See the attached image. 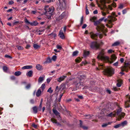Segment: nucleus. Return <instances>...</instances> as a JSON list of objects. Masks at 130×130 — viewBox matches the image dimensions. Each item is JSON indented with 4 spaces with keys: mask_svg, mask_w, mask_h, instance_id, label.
Segmentation results:
<instances>
[{
    "mask_svg": "<svg viewBox=\"0 0 130 130\" xmlns=\"http://www.w3.org/2000/svg\"><path fill=\"white\" fill-rule=\"evenodd\" d=\"M121 126V124H120H120H117V125H115L114 126V127L115 128H119Z\"/></svg>",
    "mask_w": 130,
    "mask_h": 130,
    "instance_id": "nucleus-36",
    "label": "nucleus"
},
{
    "mask_svg": "<svg viewBox=\"0 0 130 130\" xmlns=\"http://www.w3.org/2000/svg\"><path fill=\"white\" fill-rule=\"evenodd\" d=\"M52 7H48V6H45L44 8V10L46 12H51L52 10Z\"/></svg>",
    "mask_w": 130,
    "mask_h": 130,
    "instance_id": "nucleus-17",
    "label": "nucleus"
},
{
    "mask_svg": "<svg viewBox=\"0 0 130 130\" xmlns=\"http://www.w3.org/2000/svg\"><path fill=\"white\" fill-rule=\"evenodd\" d=\"M45 76H40L39 78L38 79V82L39 83H40L43 81L44 79Z\"/></svg>",
    "mask_w": 130,
    "mask_h": 130,
    "instance_id": "nucleus-15",
    "label": "nucleus"
},
{
    "mask_svg": "<svg viewBox=\"0 0 130 130\" xmlns=\"http://www.w3.org/2000/svg\"><path fill=\"white\" fill-rule=\"evenodd\" d=\"M56 47L57 49H58L60 50L62 49V47L61 46L59 45H57L56 46Z\"/></svg>",
    "mask_w": 130,
    "mask_h": 130,
    "instance_id": "nucleus-45",
    "label": "nucleus"
},
{
    "mask_svg": "<svg viewBox=\"0 0 130 130\" xmlns=\"http://www.w3.org/2000/svg\"><path fill=\"white\" fill-rule=\"evenodd\" d=\"M25 22L26 23L29 24H30V23H31L29 22L27 19L26 18L25 19Z\"/></svg>",
    "mask_w": 130,
    "mask_h": 130,
    "instance_id": "nucleus-49",
    "label": "nucleus"
},
{
    "mask_svg": "<svg viewBox=\"0 0 130 130\" xmlns=\"http://www.w3.org/2000/svg\"><path fill=\"white\" fill-rule=\"evenodd\" d=\"M114 70L111 68H107L104 71V74L108 76H111L114 73Z\"/></svg>",
    "mask_w": 130,
    "mask_h": 130,
    "instance_id": "nucleus-5",
    "label": "nucleus"
},
{
    "mask_svg": "<svg viewBox=\"0 0 130 130\" xmlns=\"http://www.w3.org/2000/svg\"><path fill=\"white\" fill-rule=\"evenodd\" d=\"M53 112L56 116H57L59 114L58 112L56 110L53 109Z\"/></svg>",
    "mask_w": 130,
    "mask_h": 130,
    "instance_id": "nucleus-35",
    "label": "nucleus"
},
{
    "mask_svg": "<svg viewBox=\"0 0 130 130\" xmlns=\"http://www.w3.org/2000/svg\"><path fill=\"white\" fill-rule=\"evenodd\" d=\"M56 59V56L55 55L53 56L52 57V59L54 61H55Z\"/></svg>",
    "mask_w": 130,
    "mask_h": 130,
    "instance_id": "nucleus-48",
    "label": "nucleus"
},
{
    "mask_svg": "<svg viewBox=\"0 0 130 130\" xmlns=\"http://www.w3.org/2000/svg\"><path fill=\"white\" fill-rule=\"evenodd\" d=\"M85 116L86 117V118L87 119H90L91 117V116L89 115H85Z\"/></svg>",
    "mask_w": 130,
    "mask_h": 130,
    "instance_id": "nucleus-44",
    "label": "nucleus"
},
{
    "mask_svg": "<svg viewBox=\"0 0 130 130\" xmlns=\"http://www.w3.org/2000/svg\"><path fill=\"white\" fill-rule=\"evenodd\" d=\"M80 126L82 127L84 129H88V127L86 126H84L82 125V122L81 120H80Z\"/></svg>",
    "mask_w": 130,
    "mask_h": 130,
    "instance_id": "nucleus-24",
    "label": "nucleus"
},
{
    "mask_svg": "<svg viewBox=\"0 0 130 130\" xmlns=\"http://www.w3.org/2000/svg\"><path fill=\"white\" fill-rule=\"evenodd\" d=\"M34 112L35 113H36L37 112V109L36 106H34L33 108Z\"/></svg>",
    "mask_w": 130,
    "mask_h": 130,
    "instance_id": "nucleus-31",
    "label": "nucleus"
},
{
    "mask_svg": "<svg viewBox=\"0 0 130 130\" xmlns=\"http://www.w3.org/2000/svg\"><path fill=\"white\" fill-rule=\"evenodd\" d=\"M17 47L19 50H22L23 49V47L21 46H17Z\"/></svg>",
    "mask_w": 130,
    "mask_h": 130,
    "instance_id": "nucleus-43",
    "label": "nucleus"
},
{
    "mask_svg": "<svg viewBox=\"0 0 130 130\" xmlns=\"http://www.w3.org/2000/svg\"><path fill=\"white\" fill-rule=\"evenodd\" d=\"M67 14V13H66V12H63L60 15L58 18H57L56 20L58 21L60 20L63 18L65 17Z\"/></svg>",
    "mask_w": 130,
    "mask_h": 130,
    "instance_id": "nucleus-8",
    "label": "nucleus"
},
{
    "mask_svg": "<svg viewBox=\"0 0 130 130\" xmlns=\"http://www.w3.org/2000/svg\"><path fill=\"white\" fill-rule=\"evenodd\" d=\"M105 50L103 49L101 50L98 55L97 58L100 60H101L106 62H108L110 63H111L113 62V61L116 60L117 58L115 54L112 55L111 57V60H109V58L108 56L105 55Z\"/></svg>",
    "mask_w": 130,
    "mask_h": 130,
    "instance_id": "nucleus-1",
    "label": "nucleus"
},
{
    "mask_svg": "<svg viewBox=\"0 0 130 130\" xmlns=\"http://www.w3.org/2000/svg\"><path fill=\"white\" fill-rule=\"evenodd\" d=\"M32 73L33 72L32 71H30L26 73V75L27 76L31 77L32 76Z\"/></svg>",
    "mask_w": 130,
    "mask_h": 130,
    "instance_id": "nucleus-22",
    "label": "nucleus"
},
{
    "mask_svg": "<svg viewBox=\"0 0 130 130\" xmlns=\"http://www.w3.org/2000/svg\"><path fill=\"white\" fill-rule=\"evenodd\" d=\"M32 68V66L29 65L26 66H24L22 68V69L24 70L25 69H31Z\"/></svg>",
    "mask_w": 130,
    "mask_h": 130,
    "instance_id": "nucleus-18",
    "label": "nucleus"
},
{
    "mask_svg": "<svg viewBox=\"0 0 130 130\" xmlns=\"http://www.w3.org/2000/svg\"><path fill=\"white\" fill-rule=\"evenodd\" d=\"M87 25L86 24H84L82 27V28L84 29L87 26Z\"/></svg>",
    "mask_w": 130,
    "mask_h": 130,
    "instance_id": "nucleus-54",
    "label": "nucleus"
},
{
    "mask_svg": "<svg viewBox=\"0 0 130 130\" xmlns=\"http://www.w3.org/2000/svg\"><path fill=\"white\" fill-rule=\"evenodd\" d=\"M52 88L50 87L47 90V92L50 93H52L53 92V90L51 89Z\"/></svg>",
    "mask_w": 130,
    "mask_h": 130,
    "instance_id": "nucleus-37",
    "label": "nucleus"
},
{
    "mask_svg": "<svg viewBox=\"0 0 130 130\" xmlns=\"http://www.w3.org/2000/svg\"><path fill=\"white\" fill-rule=\"evenodd\" d=\"M116 115V112L115 113L113 112H112L108 115H107V116L110 117H113L115 116Z\"/></svg>",
    "mask_w": 130,
    "mask_h": 130,
    "instance_id": "nucleus-21",
    "label": "nucleus"
},
{
    "mask_svg": "<svg viewBox=\"0 0 130 130\" xmlns=\"http://www.w3.org/2000/svg\"><path fill=\"white\" fill-rule=\"evenodd\" d=\"M93 13L94 14H97L98 13V11L97 10H95L94 11Z\"/></svg>",
    "mask_w": 130,
    "mask_h": 130,
    "instance_id": "nucleus-56",
    "label": "nucleus"
},
{
    "mask_svg": "<svg viewBox=\"0 0 130 130\" xmlns=\"http://www.w3.org/2000/svg\"><path fill=\"white\" fill-rule=\"evenodd\" d=\"M123 5L122 4H120L118 7V8L119 9H122L123 8Z\"/></svg>",
    "mask_w": 130,
    "mask_h": 130,
    "instance_id": "nucleus-46",
    "label": "nucleus"
},
{
    "mask_svg": "<svg viewBox=\"0 0 130 130\" xmlns=\"http://www.w3.org/2000/svg\"><path fill=\"white\" fill-rule=\"evenodd\" d=\"M83 17H82L81 18V21H80V24H82L83 23Z\"/></svg>",
    "mask_w": 130,
    "mask_h": 130,
    "instance_id": "nucleus-58",
    "label": "nucleus"
},
{
    "mask_svg": "<svg viewBox=\"0 0 130 130\" xmlns=\"http://www.w3.org/2000/svg\"><path fill=\"white\" fill-rule=\"evenodd\" d=\"M21 74V72L20 71L15 72L14 73V75L16 76H19Z\"/></svg>",
    "mask_w": 130,
    "mask_h": 130,
    "instance_id": "nucleus-33",
    "label": "nucleus"
},
{
    "mask_svg": "<svg viewBox=\"0 0 130 130\" xmlns=\"http://www.w3.org/2000/svg\"><path fill=\"white\" fill-rule=\"evenodd\" d=\"M118 83L117 84V86L118 87H120L122 84V81L121 79H119L118 80Z\"/></svg>",
    "mask_w": 130,
    "mask_h": 130,
    "instance_id": "nucleus-14",
    "label": "nucleus"
},
{
    "mask_svg": "<svg viewBox=\"0 0 130 130\" xmlns=\"http://www.w3.org/2000/svg\"><path fill=\"white\" fill-rule=\"evenodd\" d=\"M78 52L77 51H76L74 52L73 53L72 55L73 56H76L78 53Z\"/></svg>",
    "mask_w": 130,
    "mask_h": 130,
    "instance_id": "nucleus-39",
    "label": "nucleus"
},
{
    "mask_svg": "<svg viewBox=\"0 0 130 130\" xmlns=\"http://www.w3.org/2000/svg\"><path fill=\"white\" fill-rule=\"evenodd\" d=\"M89 54V52L84 51V52L83 56L84 57H86Z\"/></svg>",
    "mask_w": 130,
    "mask_h": 130,
    "instance_id": "nucleus-25",
    "label": "nucleus"
},
{
    "mask_svg": "<svg viewBox=\"0 0 130 130\" xmlns=\"http://www.w3.org/2000/svg\"><path fill=\"white\" fill-rule=\"evenodd\" d=\"M30 87V85L29 84H28L25 87L26 88V89H29Z\"/></svg>",
    "mask_w": 130,
    "mask_h": 130,
    "instance_id": "nucleus-47",
    "label": "nucleus"
},
{
    "mask_svg": "<svg viewBox=\"0 0 130 130\" xmlns=\"http://www.w3.org/2000/svg\"><path fill=\"white\" fill-rule=\"evenodd\" d=\"M59 37L62 39H64V36L63 34V31L61 30H60L59 34Z\"/></svg>",
    "mask_w": 130,
    "mask_h": 130,
    "instance_id": "nucleus-11",
    "label": "nucleus"
},
{
    "mask_svg": "<svg viewBox=\"0 0 130 130\" xmlns=\"http://www.w3.org/2000/svg\"><path fill=\"white\" fill-rule=\"evenodd\" d=\"M121 111H122L121 109V108H120V109H118L117 110V115L118 116H119L120 117H123V116H124L125 115L124 113L123 114H124V115H123L122 116L121 115L122 114V113L121 112Z\"/></svg>",
    "mask_w": 130,
    "mask_h": 130,
    "instance_id": "nucleus-10",
    "label": "nucleus"
},
{
    "mask_svg": "<svg viewBox=\"0 0 130 130\" xmlns=\"http://www.w3.org/2000/svg\"><path fill=\"white\" fill-rule=\"evenodd\" d=\"M51 80V79L50 78H48L47 79V82L48 83L50 82V81Z\"/></svg>",
    "mask_w": 130,
    "mask_h": 130,
    "instance_id": "nucleus-63",
    "label": "nucleus"
},
{
    "mask_svg": "<svg viewBox=\"0 0 130 130\" xmlns=\"http://www.w3.org/2000/svg\"><path fill=\"white\" fill-rule=\"evenodd\" d=\"M81 61V59L80 58H78L75 59L76 62L77 63H79Z\"/></svg>",
    "mask_w": 130,
    "mask_h": 130,
    "instance_id": "nucleus-41",
    "label": "nucleus"
},
{
    "mask_svg": "<svg viewBox=\"0 0 130 130\" xmlns=\"http://www.w3.org/2000/svg\"><path fill=\"white\" fill-rule=\"evenodd\" d=\"M36 68L38 70H42L43 69L42 66L40 64H37L36 66Z\"/></svg>",
    "mask_w": 130,
    "mask_h": 130,
    "instance_id": "nucleus-16",
    "label": "nucleus"
},
{
    "mask_svg": "<svg viewBox=\"0 0 130 130\" xmlns=\"http://www.w3.org/2000/svg\"><path fill=\"white\" fill-rule=\"evenodd\" d=\"M114 52V51L111 49H110L109 50H108L107 51L108 53L109 54H111L112 53H113Z\"/></svg>",
    "mask_w": 130,
    "mask_h": 130,
    "instance_id": "nucleus-40",
    "label": "nucleus"
},
{
    "mask_svg": "<svg viewBox=\"0 0 130 130\" xmlns=\"http://www.w3.org/2000/svg\"><path fill=\"white\" fill-rule=\"evenodd\" d=\"M41 93V91L40 88H39L38 90L36 93V96L38 97L40 96Z\"/></svg>",
    "mask_w": 130,
    "mask_h": 130,
    "instance_id": "nucleus-26",
    "label": "nucleus"
},
{
    "mask_svg": "<svg viewBox=\"0 0 130 130\" xmlns=\"http://www.w3.org/2000/svg\"><path fill=\"white\" fill-rule=\"evenodd\" d=\"M45 85L44 84H43L42 85L41 87L40 88V89L41 88L43 90L45 88Z\"/></svg>",
    "mask_w": 130,
    "mask_h": 130,
    "instance_id": "nucleus-42",
    "label": "nucleus"
},
{
    "mask_svg": "<svg viewBox=\"0 0 130 130\" xmlns=\"http://www.w3.org/2000/svg\"><path fill=\"white\" fill-rule=\"evenodd\" d=\"M105 26L103 24H100L96 28L97 30L98 31H101L102 33H96L95 34L93 32H91L90 35L91 38L93 39H96L97 38L99 37L100 38H101L103 37L102 33H103L105 35V33L107 31L106 29H104Z\"/></svg>",
    "mask_w": 130,
    "mask_h": 130,
    "instance_id": "nucleus-2",
    "label": "nucleus"
},
{
    "mask_svg": "<svg viewBox=\"0 0 130 130\" xmlns=\"http://www.w3.org/2000/svg\"><path fill=\"white\" fill-rule=\"evenodd\" d=\"M82 63L83 64H85L88 63L86 61H83L82 62Z\"/></svg>",
    "mask_w": 130,
    "mask_h": 130,
    "instance_id": "nucleus-52",
    "label": "nucleus"
},
{
    "mask_svg": "<svg viewBox=\"0 0 130 130\" xmlns=\"http://www.w3.org/2000/svg\"><path fill=\"white\" fill-rule=\"evenodd\" d=\"M32 126L34 128H36L37 127V125H36L35 124H33L32 125Z\"/></svg>",
    "mask_w": 130,
    "mask_h": 130,
    "instance_id": "nucleus-64",
    "label": "nucleus"
},
{
    "mask_svg": "<svg viewBox=\"0 0 130 130\" xmlns=\"http://www.w3.org/2000/svg\"><path fill=\"white\" fill-rule=\"evenodd\" d=\"M30 102L32 104H34V100L32 99L30 101Z\"/></svg>",
    "mask_w": 130,
    "mask_h": 130,
    "instance_id": "nucleus-59",
    "label": "nucleus"
},
{
    "mask_svg": "<svg viewBox=\"0 0 130 130\" xmlns=\"http://www.w3.org/2000/svg\"><path fill=\"white\" fill-rule=\"evenodd\" d=\"M67 76H61L57 79V81L59 82H60L63 80Z\"/></svg>",
    "mask_w": 130,
    "mask_h": 130,
    "instance_id": "nucleus-12",
    "label": "nucleus"
},
{
    "mask_svg": "<svg viewBox=\"0 0 130 130\" xmlns=\"http://www.w3.org/2000/svg\"><path fill=\"white\" fill-rule=\"evenodd\" d=\"M128 66L127 65L125 64L123 67H122L121 68V70L122 71H125L126 72L128 71Z\"/></svg>",
    "mask_w": 130,
    "mask_h": 130,
    "instance_id": "nucleus-13",
    "label": "nucleus"
},
{
    "mask_svg": "<svg viewBox=\"0 0 130 130\" xmlns=\"http://www.w3.org/2000/svg\"><path fill=\"white\" fill-rule=\"evenodd\" d=\"M30 47V45L27 44V45L25 47V48L27 49H28Z\"/></svg>",
    "mask_w": 130,
    "mask_h": 130,
    "instance_id": "nucleus-57",
    "label": "nucleus"
},
{
    "mask_svg": "<svg viewBox=\"0 0 130 130\" xmlns=\"http://www.w3.org/2000/svg\"><path fill=\"white\" fill-rule=\"evenodd\" d=\"M118 62H117L113 64V65L115 66H117L118 65Z\"/></svg>",
    "mask_w": 130,
    "mask_h": 130,
    "instance_id": "nucleus-62",
    "label": "nucleus"
},
{
    "mask_svg": "<svg viewBox=\"0 0 130 130\" xmlns=\"http://www.w3.org/2000/svg\"><path fill=\"white\" fill-rule=\"evenodd\" d=\"M127 97L128 100L125 103V106L126 107H130V95H128Z\"/></svg>",
    "mask_w": 130,
    "mask_h": 130,
    "instance_id": "nucleus-9",
    "label": "nucleus"
},
{
    "mask_svg": "<svg viewBox=\"0 0 130 130\" xmlns=\"http://www.w3.org/2000/svg\"><path fill=\"white\" fill-rule=\"evenodd\" d=\"M51 122L53 123L57 124H59V123H57L56 120L54 119V118H51Z\"/></svg>",
    "mask_w": 130,
    "mask_h": 130,
    "instance_id": "nucleus-28",
    "label": "nucleus"
},
{
    "mask_svg": "<svg viewBox=\"0 0 130 130\" xmlns=\"http://www.w3.org/2000/svg\"><path fill=\"white\" fill-rule=\"evenodd\" d=\"M3 69L5 72H6L7 71L8 68L7 67L4 66L3 67Z\"/></svg>",
    "mask_w": 130,
    "mask_h": 130,
    "instance_id": "nucleus-38",
    "label": "nucleus"
},
{
    "mask_svg": "<svg viewBox=\"0 0 130 130\" xmlns=\"http://www.w3.org/2000/svg\"><path fill=\"white\" fill-rule=\"evenodd\" d=\"M104 18L105 17L102 18L101 19H99L98 21H97L95 22L94 23V25H96L100 23V22H101V21H102L103 20H104Z\"/></svg>",
    "mask_w": 130,
    "mask_h": 130,
    "instance_id": "nucleus-19",
    "label": "nucleus"
},
{
    "mask_svg": "<svg viewBox=\"0 0 130 130\" xmlns=\"http://www.w3.org/2000/svg\"><path fill=\"white\" fill-rule=\"evenodd\" d=\"M105 2L103 4L102 3L101 5H99V7L103 11H101V13L102 15L104 16L106 15V14L109 13V12L108 11V9L111 10L112 9L111 6L110 5H107H107Z\"/></svg>",
    "mask_w": 130,
    "mask_h": 130,
    "instance_id": "nucleus-3",
    "label": "nucleus"
},
{
    "mask_svg": "<svg viewBox=\"0 0 130 130\" xmlns=\"http://www.w3.org/2000/svg\"><path fill=\"white\" fill-rule=\"evenodd\" d=\"M110 124V123L109 122L105 123L102 125V126L103 127H104L107 126L108 125Z\"/></svg>",
    "mask_w": 130,
    "mask_h": 130,
    "instance_id": "nucleus-34",
    "label": "nucleus"
},
{
    "mask_svg": "<svg viewBox=\"0 0 130 130\" xmlns=\"http://www.w3.org/2000/svg\"><path fill=\"white\" fill-rule=\"evenodd\" d=\"M102 43L101 42L100 44L96 42H92L91 44L90 47L92 49H98L99 48L100 45L102 44Z\"/></svg>",
    "mask_w": 130,
    "mask_h": 130,
    "instance_id": "nucleus-6",
    "label": "nucleus"
},
{
    "mask_svg": "<svg viewBox=\"0 0 130 130\" xmlns=\"http://www.w3.org/2000/svg\"><path fill=\"white\" fill-rule=\"evenodd\" d=\"M14 3V2L13 1H10L9 2V4L10 5H12Z\"/></svg>",
    "mask_w": 130,
    "mask_h": 130,
    "instance_id": "nucleus-60",
    "label": "nucleus"
},
{
    "mask_svg": "<svg viewBox=\"0 0 130 130\" xmlns=\"http://www.w3.org/2000/svg\"><path fill=\"white\" fill-rule=\"evenodd\" d=\"M120 43L119 42H118V41H117V42H115L113 43L112 44V46H117L119 45V44Z\"/></svg>",
    "mask_w": 130,
    "mask_h": 130,
    "instance_id": "nucleus-30",
    "label": "nucleus"
},
{
    "mask_svg": "<svg viewBox=\"0 0 130 130\" xmlns=\"http://www.w3.org/2000/svg\"><path fill=\"white\" fill-rule=\"evenodd\" d=\"M51 59L50 58H48L47 59L46 61L44 62L43 63L45 64L48 63H51Z\"/></svg>",
    "mask_w": 130,
    "mask_h": 130,
    "instance_id": "nucleus-20",
    "label": "nucleus"
},
{
    "mask_svg": "<svg viewBox=\"0 0 130 130\" xmlns=\"http://www.w3.org/2000/svg\"><path fill=\"white\" fill-rule=\"evenodd\" d=\"M43 1H44L48 2V3H50L52 1L53 2V0H43Z\"/></svg>",
    "mask_w": 130,
    "mask_h": 130,
    "instance_id": "nucleus-50",
    "label": "nucleus"
},
{
    "mask_svg": "<svg viewBox=\"0 0 130 130\" xmlns=\"http://www.w3.org/2000/svg\"><path fill=\"white\" fill-rule=\"evenodd\" d=\"M5 57L6 58H11V57L10 56L7 55H6L5 56Z\"/></svg>",
    "mask_w": 130,
    "mask_h": 130,
    "instance_id": "nucleus-51",
    "label": "nucleus"
},
{
    "mask_svg": "<svg viewBox=\"0 0 130 130\" xmlns=\"http://www.w3.org/2000/svg\"><path fill=\"white\" fill-rule=\"evenodd\" d=\"M44 30V29H40L38 30V31L39 32H43Z\"/></svg>",
    "mask_w": 130,
    "mask_h": 130,
    "instance_id": "nucleus-61",
    "label": "nucleus"
},
{
    "mask_svg": "<svg viewBox=\"0 0 130 130\" xmlns=\"http://www.w3.org/2000/svg\"><path fill=\"white\" fill-rule=\"evenodd\" d=\"M33 47L35 49H37L40 47V46L37 44H34L33 45Z\"/></svg>",
    "mask_w": 130,
    "mask_h": 130,
    "instance_id": "nucleus-29",
    "label": "nucleus"
},
{
    "mask_svg": "<svg viewBox=\"0 0 130 130\" xmlns=\"http://www.w3.org/2000/svg\"><path fill=\"white\" fill-rule=\"evenodd\" d=\"M83 77H85V76L84 75H81L79 76V77L77 78V82H74V84L76 85H78V83L79 82L80 85H81V83H80L81 82L80 81L82 80V79L81 78Z\"/></svg>",
    "mask_w": 130,
    "mask_h": 130,
    "instance_id": "nucleus-7",
    "label": "nucleus"
},
{
    "mask_svg": "<svg viewBox=\"0 0 130 130\" xmlns=\"http://www.w3.org/2000/svg\"><path fill=\"white\" fill-rule=\"evenodd\" d=\"M127 124V122L126 121H125L122 122H121L120 124L121 126L123 127L124 126L126 125Z\"/></svg>",
    "mask_w": 130,
    "mask_h": 130,
    "instance_id": "nucleus-27",
    "label": "nucleus"
},
{
    "mask_svg": "<svg viewBox=\"0 0 130 130\" xmlns=\"http://www.w3.org/2000/svg\"><path fill=\"white\" fill-rule=\"evenodd\" d=\"M48 36H50L51 38H54L56 36V34L55 33L53 34L52 33L51 34H50L48 35Z\"/></svg>",
    "mask_w": 130,
    "mask_h": 130,
    "instance_id": "nucleus-32",
    "label": "nucleus"
},
{
    "mask_svg": "<svg viewBox=\"0 0 130 130\" xmlns=\"http://www.w3.org/2000/svg\"><path fill=\"white\" fill-rule=\"evenodd\" d=\"M99 67H102V68L100 67V69H103V68H103V65L102 64H99Z\"/></svg>",
    "mask_w": 130,
    "mask_h": 130,
    "instance_id": "nucleus-55",
    "label": "nucleus"
},
{
    "mask_svg": "<svg viewBox=\"0 0 130 130\" xmlns=\"http://www.w3.org/2000/svg\"><path fill=\"white\" fill-rule=\"evenodd\" d=\"M126 12V9L123 10L122 11V13L123 14H125Z\"/></svg>",
    "mask_w": 130,
    "mask_h": 130,
    "instance_id": "nucleus-53",
    "label": "nucleus"
},
{
    "mask_svg": "<svg viewBox=\"0 0 130 130\" xmlns=\"http://www.w3.org/2000/svg\"><path fill=\"white\" fill-rule=\"evenodd\" d=\"M117 20V19L114 16L112 17L111 16L109 15L108 16L107 18L105 19V18L104 20L105 22H107V23L108 24L112 25H113L112 22L116 21ZM106 26L109 28H111L112 27V25L109 26L108 25V24H106Z\"/></svg>",
    "mask_w": 130,
    "mask_h": 130,
    "instance_id": "nucleus-4",
    "label": "nucleus"
},
{
    "mask_svg": "<svg viewBox=\"0 0 130 130\" xmlns=\"http://www.w3.org/2000/svg\"><path fill=\"white\" fill-rule=\"evenodd\" d=\"M38 24V23L37 21H35L33 22H31L30 24L31 26H36Z\"/></svg>",
    "mask_w": 130,
    "mask_h": 130,
    "instance_id": "nucleus-23",
    "label": "nucleus"
}]
</instances>
